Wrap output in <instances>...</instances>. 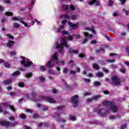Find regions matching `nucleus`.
I'll return each mask as SVG.
<instances>
[{
	"instance_id": "obj_33",
	"label": "nucleus",
	"mask_w": 129,
	"mask_h": 129,
	"mask_svg": "<svg viewBox=\"0 0 129 129\" xmlns=\"http://www.w3.org/2000/svg\"><path fill=\"white\" fill-rule=\"evenodd\" d=\"M5 67L6 68H10L11 67V64L9 62H7L4 63Z\"/></svg>"
},
{
	"instance_id": "obj_25",
	"label": "nucleus",
	"mask_w": 129,
	"mask_h": 129,
	"mask_svg": "<svg viewBox=\"0 0 129 129\" xmlns=\"http://www.w3.org/2000/svg\"><path fill=\"white\" fill-rule=\"evenodd\" d=\"M62 11H67L68 10V6L63 5L61 6Z\"/></svg>"
},
{
	"instance_id": "obj_39",
	"label": "nucleus",
	"mask_w": 129,
	"mask_h": 129,
	"mask_svg": "<svg viewBox=\"0 0 129 129\" xmlns=\"http://www.w3.org/2000/svg\"><path fill=\"white\" fill-rule=\"evenodd\" d=\"M71 19L73 20H76V19H77V15H72L71 17Z\"/></svg>"
},
{
	"instance_id": "obj_7",
	"label": "nucleus",
	"mask_w": 129,
	"mask_h": 129,
	"mask_svg": "<svg viewBox=\"0 0 129 129\" xmlns=\"http://www.w3.org/2000/svg\"><path fill=\"white\" fill-rule=\"evenodd\" d=\"M40 98L41 99H43V100H46V101H47V102H49L50 103H55V100L52 98H49L45 96H41Z\"/></svg>"
},
{
	"instance_id": "obj_46",
	"label": "nucleus",
	"mask_w": 129,
	"mask_h": 129,
	"mask_svg": "<svg viewBox=\"0 0 129 129\" xmlns=\"http://www.w3.org/2000/svg\"><path fill=\"white\" fill-rule=\"evenodd\" d=\"M107 62L109 63H113V62H115V59H108Z\"/></svg>"
},
{
	"instance_id": "obj_31",
	"label": "nucleus",
	"mask_w": 129,
	"mask_h": 129,
	"mask_svg": "<svg viewBox=\"0 0 129 129\" xmlns=\"http://www.w3.org/2000/svg\"><path fill=\"white\" fill-rule=\"evenodd\" d=\"M69 118L70 119H71V120H73L74 121H75V120H76V117L74 116L70 115Z\"/></svg>"
},
{
	"instance_id": "obj_2",
	"label": "nucleus",
	"mask_w": 129,
	"mask_h": 129,
	"mask_svg": "<svg viewBox=\"0 0 129 129\" xmlns=\"http://www.w3.org/2000/svg\"><path fill=\"white\" fill-rule=\"evenodd\" d=\"M64 46L66 48H68L69 45L67 44V41L65 39L62 40L60 41V44L56 45V49H59V52L60 55H64Z\"/></svg>"
},
{
	"instance_id": "obj_47",
	"label": "nucleus",
	"mask_w": 129,
	"mask_h": 129,
	"mask_svg": "<svg viewBox=\"0 0 129 129\" xmlns=\"http://www.w3.org/2000/svg\"><path fill=\"white\" fill-rule=\"evenodd\" d=\"M39 80L42 82H44L45 81V78L43 76H40L39 77Z\"/></svg>"
},
{
	"instance_id": "obj_63",
	"label": "nucleus",
	"mask_w": 129,
	"mask_h": 129,
	"mask_svg": "<svg viewBox=\"0 0 129 129\" xmlns=\"http://www.w3.org/2000/svg\"><path fill=\"white\" fill-rule=\"evenodd\" d=\"M90 94H91V93L88 92L84 94V96H87V95H90Z\"/></svg>"
},
{
	"instance_id": "obj_44",
	"label": "nucleus",
	"mask_w": 129,
	"mask_h": 129,
	"mask_svg": "<svg viewBox=\"0 0 129 129\" xmlns=\"http://www.w3.org/2000/svg\"><path fill=\"white\" fill-rule=\"evenodd\" d=\"M78 56L80 58H84L85 57V54L83 53H80L79 54Z\"/></svg>"
},
{
	"instance_id": "obj_15",
	"label": "nucleus",
	"mask_w": 129,
	"mask_h": 129,
	"mask_svg": "<svg viewBox=\"0 0 129 129\" xmlns=\"http://www.w3.org/2000/svg\"><path fill=\"white\" fill-rule=\"evenodd\" d=\"M12 20L13 21H20V22L22 21V20H24V18L23 17H14L12 18Z\"/></svg>"
},
{
	"instance_id": "obj_58",
	"label": "nucleus",
	"mask_w": 129,
	"mask_h": 129,
	"mask_svg": "<svg viewBox=\"0 0 129 129\" xmlns=\"http://www.w3.org/2000/svg\"><path fill=\"white\" fill-rule=\"evenodd\" d=\"M4 4H8V5H11V1H4Z\"/></svg>"
},
{
	"instance_id": "obj_4",
	"label": "nucleus",
	"mask_w": 129,
	"mask_h": 129,
	"mask_svg": "<svg viewBox=\"0 0 129 129\" xmlns=\"http://www.w3.org/2000/svg\"><path fill=\"white\" fill-rule=\"evenodd\" d=\"M79 96H78V95H76L71 98L70 101L72 103L74 107H76V106H78V104L79 103Z\"/></svg>"
},
{
	"instance_id": "obj_53",
	"label": "nucleus",
	"mask_w": 129,
	"mask_h": 129,
	"mask_svg": "<svg viewBox=\"0 0 129 129\" xmlns=\"http://www.w3.org/2000/svg\"><path fill=\"white\" fill-rule=\"evenodd\" d=\"M109 56H110V57H114V56H116V55H117L116 53H109Z\"/></svg>"
},
{
	"instance_id": "obj_26",
	"label": "nucleus",
	"mask_w": 129,
	"mask_h": 129,
	"mask_svg": "<svg viewBox=\"0 0 129 129\" xmlns=\"http://www.w3.org/2000/svg\"><path fill=\"white\" fill-rule=\"evenodd\" d=\"M101 51H102L103 52L104 51V48H102V47H100L99 50H97L95 51V53L96 54L98 53H100V52H101Z\"/></svg>"
},
{
	"instance_id": "obj_24",
	"label": "nucleus",
	"mask_w": 129,
	"mask_h": 129,
	"mask_svg": "<svg viewBox=\"0 0 129 129\" xmlns=\"http://www.w3.org/2000/svg\"><path fill=\"white\" fill-rule=\"evenodd\" d=\"M62 29H64V26L63 25H59V28L57 29V32L58 33H61L62 32L61 30H62Z\"/></svg>"
},
{
	"instance_id": "obj_50",
	"label": "nucleus",
	"mask_w": 129,
	"mask_h": 129,
	"mask_svg": "<svg viewBox=\"0 0 129 129\" xmlns=\"http://www.w3.org/2000/svg\"><path fill=\"white\" fill-rule=\"evenodd\" d=\"M97 43V41L96 40H92L91 42H90V44H91L92 45H94L95 44H96Z\"/></svg>"
},
{
	"instance_id": "obj_57",
	"label": "nucleus",
	"mask_w": 129,
	"mask_h": 129,
	"mask_svg": "<svg viewBox=\"0 0 129 129\" xmlns=\"http://www.w3.org/2000/svg\"><path fill=\"white\" fill-rule=\"evenodd\" d=\"M102 70H103V71H104V72H106V73H107V72H108V70L106 69V68H105V67H103Z\"/></svg>"
},
{
	"instance_id": "obj_5",
	"label": "nucleus",
	"mask_w": 129,
	"mask_h": 129,
	"mask_svg": "<svg viewBox=\"0 0 129 129\" xmlns=\"http://www.w3.org/2000/svg\"><path fill=\"white\" fill-rule=\"evenodd\" d=\"M111 80L112 81L113 85L115 86H118L120 84V79L117 77V76H114L111 78Z\"/></svg>"
},
{
	"instance_id": "obj_20",
	"label": "nucleus",
	"mask_w": 129,
	"mask_h": 129,
	"mask_svg": "<svg viewBox=\"0 0 129 129\" xmlns=\"http://www.w3.org/2000/svg\"><path fill=\"white\" fill-rule=\"evenodd\" d=\"M20 74L21 72L19 71H17L12 74V76H18V75H20Z\"/></svg>"
},
{
	"instance_id": "obj_34",
	"label": "nucleus",
	"mask_w": 129,
	"mask_h": 129,
	"mask_svg": "<svg viewBox=\"0 0 129 129\" xmlns=\"http://www.w3.org/2000/svg\"><path fill=\"white\" fill-rule=\"evenodd\" d=\"M32 76H33V74H32V73H29L26 75V77L27 78H30V77H32Z\"/></svg>"
},
{
	"instance_id": "obj_51",
	"label": "nucleus",
	"mask_w": 129,
	"mask_h": 129,
	"mask_svg": "<svg viewBox=\"0 0 129 129\" xmlns=\"http://www.w3.org/2000/svg\"><path fill=\"white\" fill-rule=\"evenodd\" d=\"M26 111L29 112V113H33V112L34 111L31 109H26Z\"/></svg>"
},
{
	"instance_id": "obj_32",
	"label": "nucleus",
	"mask_w": 129,
	"mask_h": 129,
	"mask_svg": "<svg viewBox=\"0 0 129 129\" xmlns=\"http://www.w3.org/2000/svg\"><path fill=\"white\" fill-rule=\"evenodd\" d=\"M9 106L10 109H11V110L14 111V112H16V109H15V106H12L11 105H9Z\"/></svg>"
},
{
	"instance_id": "obj_10",
	"label": "nucleus",
	"mask_w": 129,
	"mask_h": 129,
	"mask_svg": "<svg viewBox=\"0 0 129 129\" xmlns=\"http://www.w3.org/2000/svg\"><path fill=\"white\" fill-rule=\"evenodd\" d=\"M89 6H92L93 5H95V6H97L98 7L100 6V2L97 0H92L89 3Z\"/></svg>"
},
{
	"instance_id": "obj_60",
	"label": "nucleus",
	"mask_w": 129,
	"mask_h": 129,
	"mask_svg": "<svg viewBox=\"0 0 129 129\" xmlns=\"http://www.w3.org/2000/svg\"><path fill=\"white\" fill-rule=\"evenodd\" d=\"M9 118L11 121H14V120H15V117L11 116L9 117Z\"/></svg>"
},
{
	"instance_id": "obj_16",
	"label": "nucleus",
	"mask_w": 129,
	"mask_h": 129,
	"mask_svg": "<svg viewBox=\"0 0 129 129\" xmlns=\"http://www.w3.org/2000/svg\"><path fill=\"white\" fill-rule=\"evenodd\" d=\"M55 117H57L56 120L58 121V123L60 122V121H62V118H61L60 114L56 113L55 114Z\"/></svg>"
},
{
	"instance_id": "obj_23",
	"label": "nucleus",
	"mask_w": 129,
	"mask_h": 129,
	"mask_svg": "<svg viewBox=\"0 0 129 129\" xmlns=\"http://www.w3.org/2000/svg\"><path fill=\"white\" fill-rule=\"evenodd\" d=\"M93 67L96 70H99V66L96 63H93Z\"/></svg>"
},
{
	"instance_id": "obj_54",
	"label": "nucleus",
	"mask_w": 129,
	"mask_h": 129,
	"mask_svg": "<svg viewBox=\"0 0 129 129\" xmlns=\"http://www.w3.org/2000/svg\"><path fill=\"white\" fill-rule=\"evenodd\" d=\"M70 9L71 10H72V11H75V7L74 6V5H71Z\"/></svg>"
},
{
	"instance_id": "obj_22",
	"label": "nucleus",
	"mask_w": 129,
	"mask_h": 129,
	"mask_svg": "<svg viewBox=\"0 0 129 129\" xmlns=\"http://www.w3.org/2000/svg\"><path fill=\"white\" fill-rule=\"evenodd\" d=\"M97 77H102L103 76V73L101 72H99L96 74Z\"/></svg>"
},
{
	"instance_id": "obj_62",
	"label": "nucleus",
	"mask_w": 129,
	"mask_h": 129,
	"mask_svg": "<svg viewBox=\"0 0 129 129\" xmlns=\"http://www.w3.org/2000/svg\"><path fill=\"white\" fill-rule=\"evenodd\" d=\"M3 106H5V107H8V106H9V104L8 103H4L3 104Z\"/></svg>"
},
{
	"instance_id": "obj_27",
	"label": "nucleus",
	"mask_w": 129,
	"mask_h": 129,
	"mask_svg": "<svg viewBox=\"0 0 129 129\" xmlns=\"http://www.w3.org/2000/svg\"><path fill=\"white\" fill-rule=\"evenodd\" d=\"M21 23L23 24V25H24L25 27H29V25H28V23H27V22L24 21V20H21Z\"/></svg>"
},
{
	"instance_id": "obj_49",
	"label": "nucleus",
	"mask_w": 129,
	"mask_h": 129,
	"mask_svg": "<svg viewBox=\"0 0 129 129\" xmlns=\"http://www.w3.org/2000/svg\"><path fill=\"white\" fill-rule=\"evenodd\" d=\"M123 12H125V15H127L129 14V10H126L125 9L122 10Z\"/></svg>"
},
{
	"instance_id": "obj_12",
	"label": "nucleus",
	"mask_w": 129,
	"mask_h": 129,
	"mask_svg": "<svg viewBox=\"0 0 129 129\" xmlns=\"http://www.w3.org/2000/svg\"><path fill=\"white\" fill-rule=\"evenodd\" d=\"M102 110V109H97L95 111V112H97L98 114L101 115V116H102V117H104V116H105V113H102V112H101Z\"/></svg>"
},
{
	"instance_id": "obj_17",
	"label": "nucleus",
	"mask_w": 129,
	"mask_h": 129,
	"mask_svg": "<svg viewBox=\"0 0 129 129\" xmlns=\"http://www.w3.org/2000/svg\"><path fill=\"white\" fill-rule=\"evenodd\" d=\"M19 117L22 119H26V118H27V115L24 113H21L19 115Z\"/></svg>"
},
{
	"instance_id": "obj_61",
	"label": "nucleus",
	"mask_w": 129,
	"mask_h": 129,
	"mask_svg": "<svg viewBox=\"0 0 129 129\" xmlns=\"http://www.w3.org/2000/svg\"><path fill=\"white\" fill-rule=\"evenodd\" d=\"M90 31H91L93 32V34H96V32L94 30V28H91Z\"/></svg>"
},
{
	"instance_id": "obj_29",
	"label": "nucleus",
	"mask_w": 129,
	"mask_h": 129,
	"mask_svg": "<svg viewBox=\"0 0 129 129\" xmlns=\"http://www.w3.org/2000/svg\"><path fill=\"white\" fill-rule=\"evenodd\" d=\"M14 27L15 29H18L20 28V24H19L18 23L15 22L14 24Z\"/></svg>"
},
{
	"instance_id": "obj_55",
	"label": "nucleus",
	"mask_w": 129,
	"mask_h": 129,
	"mask_svg": "<svg viewBox=\"0 0 129 129\" xmlns=\"http://www.w3.org/2000/svg\"><path fill=\"white\" fill-rule=\"evenodd\" d=\"M126 126H127L126 124H123V125H122L121 126L120 128H121V129H124V128H126Z\"/></svg>"
},
{
	"instance_id": "obj_18",
	"label": "nucleus",
	"mask_w": 129,
	"mask_h": 129,
	"mask_svg": "<svg viewBox=\"0 0 129 129\" xmlns=\"http://www.w3.org/2000/svg\"><path fill=\"white\" fill-rule=\"evenodd\" d=\"M60 19H62V18H64V19H70V16L67 14H63L61 15L60 16Z\"/></svg>"
},
{
	"instance_id": "obj_30",
	"label": "nucleus",
	"mask_w": 129,
	"mask_h": 129,
	"mask_svg": "<svg viewBox=\"0 0 129 129\" xmlns=\"http://www.w3.org/2000/svg\"><path fill=\"white\" fill-rule=\"evenodd\" d=\"M64 108H65V106H59L57 107V110H62Z\"/></svg>"
},
{
	"instance_id": "obj_48",
	"label": "nucleus",
	"mask_w": 129,
	"mask_h": 129,
	"mask_svg": "<svg viewBox=\"0 0 129 129\" xmlns=\"http://www.w3.org/2000/svg\"><path fill=\"white\" fill-rule=\"evenodd\" d=\"M48 72L49 74H50L51 75H55V72H52V71H51V70H48Z\"/></svg>"
},
{
	"instance_id": "obj_35",
	"label": "nucleus",
	"mask_w": 129,
	"mask_h": 129,
	"mask_svg": "<svg viewBox=\"0 0 129 129\" xmlns=\"http://www.w3.org/2000/svg\"><path fill=\"white\" fill-rule=\"evenodd\" d=\"M119 71L123 74H125V70H124L123 68H120L119 69Z\"/></svg>"
},
{
	"instance_id": "obj_59",
	"label": "nucleus",
	"mask_w": 129,
	"mask_h": 129,
	"mask_svg": "<svg viewBox=\"0 0 129 129\" xmlns=\"http://www.w3.org/2000/svg\"><path fill=\"white\" fill-rule=\"evenodd\" d=\"M62 34L63 35H68V34H69V33L68 32V31H62Z\"/></svg>"
},
{
	"instance_id": "obj_8",
	"label": "nucleus",
	"mask_w": 129,
	"mask_h": 129,
	"mask_svg": "<svg viewBox=\"0 0 129 129\" xmlns=\"http://www.w3.org/2000/svg\"><path fill=\"white\" fill-rule=\"evenodd\" d=\"M84 36L86 38L83 41V44H85V43L87 42V40H88V39H91V38L93 37L92 34H89L88 32H85Z\"/></svg>"
},
{
	"instance_id": "obj_28",
	"label": "nucleus",
	"mask_w": 129,
	"mask_h": 129,
	"mask_svg": "<svg viewBox=\"0 0 129 129\" xmlns=\"http://www.w3.org/2000/svg\"><path fill=\"white\" fill-rule=\"evenodd\" d=\"M58 53H55L53 55V60H55V61H57L58 60Z\"/></svg>"
},
{
	"instance_id": "obj_13",
	"label": "nucleus",
	"mask_w": 129,
	"mask_h": 129,
	"mask_svg": "<svg viewBox=\"0 0 129 129\" xmlns=\"http://www.w3.org/2000/svg\"><path fill=\"white\" fill-rule=\"evenodd\" d=\"M14 44H15V41L13 40H10L7 44V46L8 48H12Z\"/></svg>"
},
{
	"instance_id": "obj_36",
	"label": "nucleus",
	"mask_w": 129,
	"mask_h": 129,
	"mask_svg": "<svg viewBox=\"0 0 129 129\" xmlns=\"http://www.w3.org/2000/svg\"><path fill=\"white\" fill-rule=\"evenodd\" d=\"M5 15L6 16H9V17H12V16H13V13L8 12H6Z\"/></svg>"
},
{
	"instance_id": "obj_64",
	"label": "nucleus",
	"mask_w": 129,
	"mask_h": 129,
	"mask_svg": "<svg viewBox=\"0 0 129 129\" xmlns=\"http://www.w3.org/2000/svg\"><path fill=\"white\" fill-rule=\"evenodd\" d=\"M126 51L127 52V53L129 54V47H126Z\"/></svg>"
},
{
	"instance_id": "obj_38",
	"label": "nucleus",
	"mask_w": 129,
	"mask_h": 129,
	"mask_svg": "<svg viewBox=\"0 0 129 129\" xmlns=\"http://www.w3.org/2000/svg\"><path fill=\"white\" fill-rule=\"evenodd\" d=\"M93 98V100H97V99H98V98H99V96L98 95H96V96H94L92 97Z\"/></svg>"
},
{
	"instance_id": "obj_45",
	"label": "nucleus",
	"mask_w": 129,
	"mask_h": 129,
	"mask_svg": "<svg viewBox=\"0 0 129 129\" xmlns=\"http://www.w3.org/2000/svg\"><path fill=\"white\" fill-rule=\"evenodd\" d=\"M108 1H109L108 6H109L110 7H111V6L113 5V1L111 0H108Z\"/></svg>"
},
{
	"instance_id": "obj_42",
	"label": "nucleus",
	"mask_w": 129,
	"mask_h": 129,
	"mask_svg": "<svg viewBox=\"0 0 129 129\" xmlns=\"http://www.w3.org/2000/svg\"><path fill=\"white\" fill-rule=\"evenodd\" d=\"M87 102H88L89 103H90V102H92V101H93V99L92 98V97L91 98H88L87 99Z\"/></svg>"
},
{
	"instance_id": "obj_56",
	"label": "nucleus",
	"mask_w": 129,
	"mask_h": 129,
	"mask_svg": "<svg viewBox=\"0 0 129 129\" xmlns=\"http://www.w3.org/2000/svg\"><path fill=\"white\" fill-rule=\"evenodd\" d=\"M40 69L42 71H45V70H46V68H45V66H41L40 67Z\"/></svg>"
},
{
	"instance_id": "obj_52",
	"label": "nucleus",
	"mask_w": 129,
	"mask_h": 129,
	"mask_svg": "<svg viewBox=\"0 0 129 129\" xmlns=\"http://www.w3.org/2000/svg\"><path fill=\"white\" fill-rule=\"evenodd\" d=\"M68 40L69 41H72V40H73V37H72L71 35H69L68 36Z\"/></svg>"
},
{
	"instance_id": "obj_1",
	"label": "nucleus",
	"mask_w": 129,
	"mask_h": 129,
	"mask_svg": "<svg viewBox=\"0 0 129 129\" xmlns=\"http://www.w3.org/2000/svg\"><path fill=\"white\" fill-rule=\"evenodd\" d=\"M103 104L107 108H109L113 112H116L118 110L117 107L112 102L106 101L103 102Z\"/></svg>"
},
{
	"instance_id": "obj_3",
	"label": "nucleus",
	"mask_w": 129,
	"mask_h": 129,
	"mask_svg": "<svg viewBox=\"0 0 129 129\" xmlns=\"http://www.w3.org/2000/svg\"><path fill=\"white\" fill-rule=\"evenodd\" d=\"M19 124V122L15 121L13 123H12L8 120L6 121H0V125L2 126H6V127H15V126H17Z\"/></svg>"
},
{
	"instance_id": "obj_41",
	"label": "nucleus",
	"mask_w": 129,
	"mask_h": 129,
	"mask_svg": "<svg viewBox=\"0 0 129 129\" xmlns=\"http://www.w3.org/2000/svg\"><path fill=\"white\" fill-rule=\"evenodd\" d=\"M38 117H39V115H38V114L37 113H34L33 115V118H34V119H36V118H38Z\"/></svg>"
},
{
	"instance_id": "obj_37",
	"label": "nucleus",
	"mask_w": 129,
	"mask_h": 129,
	"mask_svg": "<svg viewBox=\"0 0 129 129\" xmlns=\"http://www.w3.org/2000/svg\"><path fill=\"white\" fill-rule=\"evenodd\" d=\"M94 85L95 86H100L101 85V83L99 82H95Z\"/></svg>"
},
{
	"instance_id": "obj_40",
	"label": "nucleus",
	"mask_w": 129,
	"mask_h": 129,
	"mask_svg": "<svg viewBox=\"0 0 129 129\" xmlns=\"http://www.w3.org/2000/svg\"><path fill=\"white\" fill-rule=\"evenodd\" d=\"M7 37H8V38H10V39H11L12 40H14V36L10 33L7 34Z\"/></svg>"
},
{
	"instance_id": "obj_9",
	"label": "nucleus",
	"mask_w": 129,
	"mask_h": 129,
	"mask_svg": "<svg viewBox=\"0 0 129 129\" xmlns=\"http://www.w3.org/2000/svg\"><path fill=\"white\" fill-rule=\"evenodd\" d=\"M69 25L71 28H72L73 30H76V29H78L79 27V23H76L75 24L72 23V22L69 21Z\"/></svg>"
},
{
	"instance_id": "obj_19",
	"label": "nucleus",
	"mask_w": 129,
	"mask_h": 129,
	"mask_svg": "<svg viewBox=\"0 0 129 129\" xmlns=\"http://www.w3.org/2000/svg\"><path fill=\"white\" fill-rule=\"evenodd\" d=\"M12 83L11 79L7 80L4 81V83L5 85H8V84H10V83Z\"/></svg>"
},
{
	"instance_id": "obj_14",
	"label": "nucleus",
	"mask_w": 129,
	"mask_h": 129,
	"mask_svg": "<svg viewBox=\"0 0 129 129\" xmlns=\"http://www.w3.org/2000/svg\"><path fill=\"white\" fill-rule=\"evenodd\" d=\"M46 67L48 69H51V68H53V66L52 63V61H48L46 64Z\"/></svg>"
},
{
	"instance_id": "obj_21",
	"label": "nucleus",
	"mask_w": 129,
	"mask_h": 129,
	"mask_svg": "<svg viewBox=\"0 0 129 129\" xmlns=\"http://www.w3.org/2000/svg\"><path fill=\"white\" fill-rule=\"evenodd\" d=\"M18 86L19 87H21L22 88L24 87H26V85H25V83H24V82H19L18 83Z\"/></svg>"
},
{
	"instance_id": "obj_6",
	"label": "nucleus",
	"mask_w": 129,
	"mask_h": 129,
	"mask_svg": "<svg viewBox=\"0 0 129 129\" xmlns=\"http://www.w3.org/2000/svg\"><path fill=\"white\" fill-rule=\"evenodd\" d=\"M21 63L22 65H24V67L29 68L31 66L34 65V63H33V61H26L25 60H21Z\"/></svg>"
},
{
	"instance_id": "obj_43",
	"label": "nucleus",
	"mask_w": 129,
	"mask_h": 129,
	"mask_svg": "<svg viewBox=\"0 0 129 129\" xmlns=\"http://www.w3.org/2000/svg\"><path fill=\"white\" fill-rule=\"evenodd\" d=\"M63 73H64V74L68 73V69H67V68H63Z\"/></svg>"
},
{
	"instance_id": "obj_11",
	"label": "nucleus",
	"mask_w": 129,
	"mask_h": 129,
	"mask_svg": "<svg viewBox=\"0 0 129 129\" xmlns=\"http://www.w3.org/2000/svg\"><path fill=\"white\" fill-rule=\"evenodd\" d=\"M68 53L69 54H75V55H76L79 53V50H72L71 48H69Z\"/></svg>"
}]
</instances>
